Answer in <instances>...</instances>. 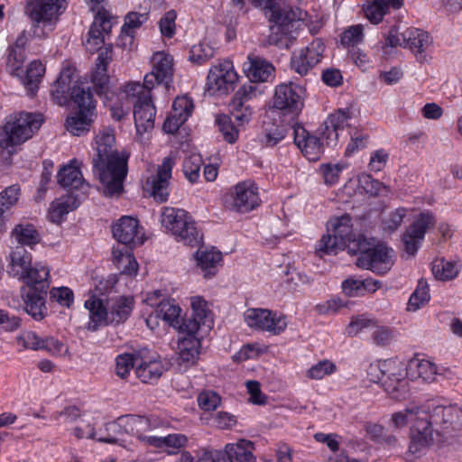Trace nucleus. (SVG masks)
<instances>
[{
    "instance_id": "obj_1",
    "label": "nucleus",
    "mask_w": 462,
    "mask_h": 462,
    "mask_svg": "<svg viewBox=\"0 0 462 462\" xmlns=\"http://www.w3.org/2000/svg\"><path fill=\"white\" fill-rule=\"evenodd\" d=\"M92 148L96 152L93 157V171L100 181L104 195L119 196L127 175L128 154L116 150L114 128H100L95 135Z\"/></svg>"
},
{
    "instance_id": "obj_2",
    "label": "nucleus",
    "mask_w": 462,
    "mask_h": 462,
    "mask_svg": "<svg viewBox=\"0 0 462 462\" xmlns=\"http://www.w3.org/2000/svg\"><path fill=\"white\" fill-rule=\"evenodd\" d=\"M236 4H242L243 0H233ZM255 5L265 10V15L274 24L272 26L271 39L281 48H289L294 36L292 31L300 26L306 13L300 9L285 7L281 9L276 0H251Z\"/></svg>"
},
{
    "instance_id": "obj_3",
    "label": "nucleus",
    "mask_w": 462,
    "mask_h": 462,
    "mask_svg": "<svg viewBox=\"0 0 462 462\" xmlns=\"http://www.w3.org/2000/svg\"><path fill=\"white\" fill-rule=\"evenodd\" d=\"M42 123L38 114L20 112L8 116L0 126V148L9 154L16 152L39 130Z\"/></svg>"
},
{
    "instance_id": "obj_4",
    "label": "nucleus",
    "mask_w": 462,
    "mask_h": 462,
    "mask_svg": "<svg viewBox=\"0 0 462 462\" xmlns=\"http://www.w3.org/2000/svg\"><path fill=\"white\" fill-rule=\"evenodd\" d=\"M367 376L371 382L381 383L393 399L406 398L408 391L405 380L409 377L407 364L397 358L376 360L369 365Z\"/></svg>"
},
{
    "instance_id": "obj_5",
    "label": "nucleus",
    "mask_w": 462,
    "mask_h": 462,
    "mask_svg": "<svg viewBox=\"0 0 462 462\" xmlns=\"http://www.w3.org/2000/svg\"><path fill=\"white\" fill-rule=\"evenodd\" d=\"M364 236L356 238L353 234V225L349 215L345 214L329 219L327 224V234L317 242L316 254L322 257L327 254H336L338 251L344 250L346 246L351 251L356 252L357 245L354 243Z\"/></svg>"
},
{
    "instance_id": "obj_6",
    "label": "nucleus",
    "mask_w": 462,
    "mask_h": 462,
    "mask_svg": "<svg viewBox=\"0 0 462 462\" xmlns=\"http://www.w3.org/2000/svg\"><path fill=\"white\" fill-rule=\"evenodd\" d=\"M411 423V444L409 452L420 454L432 444V430L421 414V406L410 404L405 410L392 415L390 425L395 430H401Z\"/></svg>"
},
{
    "instance_id": "obj_7",
    "label": "nucleus",
    "mask_w": 462,
    "mask_h": 462,
    "mask_svg": "<svg viewBox=\"0 0 462 462\" xmlns=\"http://www.w3.org/2000/svg\"><path fill=\"white\" fill-rule=\"evenodd\" d=\"M356 245L360 254L356 260L358 267L376 273H385L393 267L394 251L391 247L368 237H360Z\"/></svg>"
},
{
    "instance_id": "obj_8",
    "label": "nucleus",
    "mask_w": 462,
    "mask_h": 462,
    "mask_svg": "<svg viewBox=\"0 0 462 462\" xmlns=\"http://www.w3.org/2000/svg\"><path fill=\"white\" fill-rule=\"evenodd\" d=\"M161 224L179 242L195 246L201 236L192 217L182 208L163 207L161 211Z\"/></svg>"
},
{
    "instance_id": "obj_9",
    "label": "nucleus",
    "mask_w": 462,
    "mask_h": 462,
    "mask_svg": "<svg viewBox=\"0 0 462 462\" xmlns=\"http://www.w3.org/2000/svg\"><path fill=\"white\" fill-rule=\"evenodd\" d=\"M31 253L23 247H15L9 254L7 273L29 286L47 282L50 269L42 263H32Z\"/></svg>"
},
{
    "instance_id": "obj_10",
    "label": "nucleus",
    "mask_w": 462,
    "mask_h": 462,
    "mask_svg": "<svg viewBox=\"0 0 462 462\" xmlns=\"http://www.w3.org/2000/svg\"><path fill=\"white\" fill-rule=\"evenodd\" d=\"M67 0H27L24 14L33 23V34L42 37L54 30Z\"/></svg>"
},
{
    "instance_id": "obj_11",
    "label": "nucleus",
    "mask_w": 462,
    "mask_h": 462,
    "mask_svg": "<svg viewBox=\"0 0 462 462\" xmlns=\"http://www.w3.org/2000/svg\"><path fill=\"white\" fill-rule=\"evenodd\" d=\"M111 60L112 51L109 48H106V50L97 56L96 66L91 73V82L98 95H105V103L109 107L112 117L119 121L129 113L130 102L125 101L117 97L116 101H107L109 90L107 66Z\"/></svg>"
},
{
    "instance_id": "obj_12",
    "label": "nucleus",
    "mask_w": 462,
    "mask_h": 462,
    "mask_svg": "<svg viewBox=\"0 0 462 462\" xmlns=\"http://www.w3.org/2000/svg\"><path fill=\"white\" fill-rule=\"evenodd\" d=\"M71 99L77 105L79 111L66 120V128L73 135H82L88 133L96 117V101L90 91L74 89Z\"/></svg>"
},
{
    "instance_id": "obj_13",
    "label": "nucleus",
    "mask_w": 462,
    "mask_h": 462,
    "mask_svg": "<svg viewBox=\"0 0 462 462\" xmlns=\"http://www.w3.org/2000/svg\"><path fill=\"white\" fill-rule=\"evenodd\" d=\"M260 190L257 184L246 180L234 185L226 196V207L234 212L245 214L261 204Z\"/></svg>"
},
{
    "instance_id": "obj_14",
    "label": "nucleus",
    "mask_w": 462,
    "mask_h": 462,
    "mask_svg": "<svg viewBox=\"0 0 462 462\" xmlns=\"http://www.w3.org/2000/svg\"><path fill=\"white\" fill-rule=\"evenodd\" d=\"M421 414L433 431V427L442 430L448 429L458 423L462 416V410L456 404L448 403L441 399H432L421 405Z\"/></svg>"
},
{
    "instance_id": "obj_15",
    "label": "nucleus",
    "mask_w": 462,
    "mask_h": 462,
    "mask_svg": "<svg viewBox=\"0 0 462 462\" xmlns=\"http://www.w3.org/2000/svg\"><path fill=\"white\" fill-rule=\"evenodd\" d=\"M244 319L249 328L273 335L282 333L288 326L285 315L267 309H248L244 314Z\"/></svg>"
},
{
    "instance_id": "obj_16",
    "label": "nucleus",
    "mask_w": 462,
    "mask_h": 462,
    "mask_svg": "<svg viewBox=\"0 0 462 462\" xmlns=\"http://www.w3.org/2000/svg\"><path fill=\"white\" fill-rule=\"evenodd\" d=\"M238 80L232 61L224 60L213 65L208 74L207 89L211 95L227 94Z\"/></svg>"
},
{
    "instance_id": "obj_17",
    "label": "nucleus",
    "mask_w": 462,
    "mask_h": 462,
    "mask_svg": "<svg viewBox=\"0 0 462 462\" xmlns=\"http://www.w3.org/2000/svg\"><path fill=\"white\" fill-rule=\"evenodd\" d=\"M88 428L87 432H81L82 426L77 427L73 430L72 434L78 439H92L99 442L118 444L124 448H128V446L124 439L126 435L125 432V420L124 416L119 417L116 420L108 422L105 425L104 431L102 430L96 431L89 421H82Z\"/></svg>"
},
{
    "instance_id": "obj_18",
    "label": "nucleus",
    "mask_w": 462,
    "mask_h": 462,
    "mask_svg": "<svg viewBox=\"0 0 462 462\" xmlns=\"http://www.w3.org/2000/svg\"><path fill=\"white\" fill-rule=\"evenodd\" d=\"M325 45L320 39L312 41L307 47L295 51L291 59V67L298 74L309 73L320 60Z\"/></svg>"
},
{
    "instance_id": "obj_19",
    "label": "nucleus",
    "mask_w": 462,
    "mask_h": 462,
    "mask_svg": "<svg viewBox=\"0 0 462 462\" xmlns=\"http://www.w3.org/2000/svg\"><path fill=\"white\" fill-rule=\"evenodd\" d=\"M175 163L173 157H165L162 164L158 166L156 174L148 177L145 181L147 190L158 202H164L168 199V186Z\"/></svg>"
},
{
    "instance_id": "obj_20",
    "label": "nucleus",
    "mask_w": 462,
    "mask_h": 462,
    "mask_svg": "<svg viewBox=\"0 0 462 462\" xmlns=\"http://www.w3.org/2000/svg\"><path fill=\"white\" fill-rule=\"evenodd\" d=\"M94 13V21L87 34L84 45L89 52H95L99 50L105 42V36L111 28V15L106 8L98 7Z\"/></svg>"
},
{
    "instance_id": "obj_21",
    "label": "nucleus",
    "mask_w": 462,
    "mask_h": 462,
    "mask_svg": "<svg viewBox=\"0 0 462 462\" xmlns=\"http://www.w3.org/2000/svg\"><path fill=\"white\" fill-rule=\"evenodd\" d=\"M435 224L434 216L427 211L422 212L417 219L406 229L402 236L404 251L409 255H414L421 245L427 229Z\"/></svg>"
},
{
    "instance_id": "obj_22",
    "label": "nucleus",
    "mask_w": 462,
    "mask_h": 462,
    "mask_svg": "<svg viewBox=\"0 0 462 462\" xmlns=\"http://www.w3.org/2000/svg\"><path fill=\"white\" fill-rule=\"evenodd\" d=\"M300 92V88L292 83L277 86L273 100V107L298 115L303 107Z\"/></svg>"
},
{
    "instance_id": "obj_23",
    "label": "nucleus",
    "mask_w": 462,
    "mask_h": 462,
    "mask_svg": "<svg viewBox=\"0 0 462 462\" xmlns=\"http://www.w3.org/2000/svg\"><path fill=\"white\" fill-rule=\"evenodd\" d=\"M75 72L76 69L72 64L69 62L63 64L58 79L51 87L52 98L56 104L60 106L66 105L69 97L71 98V95L74 89L79 88L89 91L88 88H85L77 85H73Z\"/></svg>"
},
{
    "instance_id": "obj_24",
    "label": "nucleus",
    "mask_w": 462,
    "mask_h": 462,
    "mask_svg": "<svg viewBox=\"0 0 462 462\" xmlns=\"http://www.w3.org/2000/svg\"><path fill=\"white\" fill-rule=\"evenodd\" d=\"M114 237L123 245H142L144 240V233L139 225L137 218L123 216L113 225Z\"/></svg>"
},
{
    "instance_id": "obj_25",
    "label": "nucleus",
    "mask_w": 462,
    "mask_h": 462,
    "mask_svg": "<svg viewBox=\"0 0 462 462\" xmlns=\"http://www.w3.org/2000/svg\"><path fill=\"white\" fill-rule=\"evenodd\" d=\"M168 369L161 358L149 352H140L137 356L135 374L143 383H152L158 380Z\"/></svg>"
},
{
    "instance_id": "obj_26",
    "label": "nucleus",
    "mask_w": 462,
    "mask_h": 462,
    "mask_svg": "<svg viewBox=\"0 0 462 462\" xmlns=\"http://www.w3.org/2000/svg\"><path fill=\"white\" fill-rule=\"evenodd\" d=\"M156 107L151 97H142L134 101V119L136 134L142 137L144 134L151 132L154 126Z\"/></svg>"
},
{
    "instance_id": "obj_27",
    "label": "nucleus",
    "mask_w": 462,
    "mask_h": 462,
    "mask_svg": "<svg viewBox=\"0 0 462 462\" xmlns=\"http://www.w3.org/2000/svg\"><path fill=\"white\" fill-rule=\"evenodd\" d=\"M351 120L352 116L348 109H339L328 116L321 132V135L327 146H337L339 131L343 130L345 127H350Z\"/></svg>"
},
{
    "instance_id": "obj_28",
    "label": "nucleus",
    "mask_w": 462,
    "mask_h": 462,
    "mask_svg": "<svg viewBox=\"0 0 462 462\" xmlns=\"http://www.w3.org/2000/svg\"><path fill=\"white\" fill-rule=\"evenodd\" d=\"M408 375L411 380L421 379L424 382H433L439 376H446L449 373L445 367H439L432 361L414 357L407 363Z\"/></svg>"
},
{
    "instance_id": "obj_29",
    "label": "nucleus",
    "mask_w": 462,
    "mask_h": 462,
    "mask_svg": "<svg viewBox=\"0 0 462 462\" xmlns=\"http://www.w3.org/2000/svg\"><path fill=\"white\" fill-rule=\"evenodd\" d=\"M181 309L174 300L167 299L159 309L147 315L145 322L147 327L154 331L160 327L161 321L169 326L175 327L179 324Z\"/></svg>"
},
{
    "instance_id": "obj_30",
    "label": "nucleus",
    "mask_w": 462,
    "mask_h": 462,
    "mask_svg": "<svg viewBox=\"0 0 462 462\" xmlns=\"http://www.w3.org/2000/svg\"><path fill=\"white\" fill-rule=\"evenodd\" d=\"M193 108V101L188 96L176 97L172 110L163 123V130L168 134L176 133L191 116Z\"/></svg>"
},
{
    "instance_id": "obj_31",
    "label": "nucleus",
    "mask_w": 462,
    "mask_h": 462,
    "mask_svg": "<svg viewBox=\"0 0 462 462\" xmlns=\"http://www.w3.org/2000/svg\"><path fill=\"white\" fill-rule=\"evenodd\" d=\"M294 143L310 161H317L323 153L326 142L309 133L300 125L294 126Z\"/></svg>"
},
{
    "instance_id": "obj_32",
    "label": "nucleus",
    "mask_w": 462,
    "mask_h": 462,
    "mask_svg": "<svg viewBox=\"0 0 462 462\" xmlns=\"http://www.w3.org/2000/svg\"><path fill=\"white\" fill-rule=\"evenodd\" d=\"M58 181L64 188L79 190L84 197L88 194L90 189V186L83 179L80 163L76 159L69 161L60 169L58 173Z\"/></svg>"
},
{
    "instance_id": "obj_33",
    "label": "nucleus",
    "mask_w": 462,
    "mask_h": 462,
    "mask_svg": "<svg viewBox=\"0 0 462 462\" xmlns=\"http://www.w3.org/2000/svg\"><path fill=\"white\" fill-rule=\"evenodd\" d=\"M245 76L254 82H267L274 78L273 65L263 58L249 54L243 64Z\"/></svg>"
},
{
    "instance_id": "obj_34",
    "label": "nucleus",
    "mask_w": 462,
    "mask_h": 462,
    "mask_svg": "<svg viewBox=\"0 0 462 462\" xmlns=\"http://www.w3.org/2000/svg\"><path fill=\"white\" fill-rule=\"evenodd\" d=\"M406 48H409L420 62L427 60V52L432 45V38L429 32L419 28H408L404 31Z\"/></svg>"
},
{
    "instance_id": "obj_35",
    "label": "nucleus",
    "mask_w": 462,
    "mask_h": 462,
    "mask_svg": "<svg viewBox=\"0 0 462 462\" xmlns=\"http://www.w3.org/2000/svg\"><path fill=\"white\" fill-rule=\"evenodd\" d=\"M84 306L89 314V321L87 326L88 330L95 331L99 327L110 324L107 301L105 302L97 295H91L85 300Z\"/></svg>"
},
{
    "instance_id": "obj_36",
    "label": "nucleus",
    "mask_w": 462,
    "mask_h": 462,
    "mask_svg": "<svg viewBox=\"0 0 462 462\" xmlns=\"http://www.w3.org/2000/svg\"><path fill=\"white\" fill-rule=\"evenodd\" d=\"M194 258L197 266L207 279L214 277L223 263L222 253L215 248L199 249Z\"/></svg>"
},
{
    "instance_id": "obj_37",
    "label": "nucleus",
    "mask_w": 462,
    "mask_h": 462,
    "mask_svg": "<svg viewBox=\"0 0 462 462\" xmlns=\"http://www.w3.org/2000/svg\"><path fill=\"white\" fill-rule=\"evenodd\" d=\"M381 286L382 283L378 280L370 277L361 279L356 276L346 279L341 284L343 292L348 297H360L366 293H374Z\"/></svg>"
},
{
    "instance_id": "obj_38",
    "label": "nucleus",
    "mask_w": 462,
    "mask_h": 462,
    "mask_svg": "<svg viewBox=\"0 0 462 462\" xmlns=\"http://www.w3.org/2000/svg\"><path fill=\"white\" fill-rule=\"evenodd\" d=\"M79 205V195L72 193L65 194L56 199L51 204L48 211L49 219L52 223H61L65 217L70 212L76 209Z\"/></svg>"
},
{
    "instance_id": "obj_39",
    "label": "nucleus",
    "mask_w": 462,
    "mask_h": 462,
    "mask_svg": "<svg viewBox=\"0 0 462 462\" xmlns=\"http://www.w3.org/2000/svg\"><path fill=\"white\" fill-rule=\"evenodd\" d=\"M124 420L125 434L134 436L138 439L145 442H147V439L150 437L146 436L145 433L157 426L152 419L134 414L125 415Z\"/></svg>"
},
{
    "instance_id": "obj_40",
    "label": "nucleus",
    "mask_w": 462,
    "mask_h": 462,
    "mask_svg": "<svg viewBox=\"0 0 462 462\" xmlns=\"http://www.w3.org/2000/svg\"><path fill=\"white\" fill-rule=\"evenodd\" d=\"M134 305V300L132 296H116L107 300V306L109 310L110 324L121 323L125 321Z\"/></svg>"
},
{
    "instance_id": "obj_41",
    "label": "nucleus",
    "mask_w": 462,
    "mask_h": 462,
    "mask_svg": "<svg viewBox=\"0 0 462 462\" xmlns=\"http://www.w3.org/2000/svg\"><path fill=\"white\" fill-rule=\"evenodd\" d=\"M199 348L198 337H180L178 342L179 365L184 368L193 365L199 358Z\"/></svg>"
},
{
    "instance_id": "obj_42",
    "label": "nucleus",
    "mask_w": 462,
    "mask_h": 462,
    "mask_svg": "<svg viewBox=\"0 0 462 462\" xmlns=\"http://www.w3.org/2000/svg\"><path fill=\"white\" fill-rule=\"evenodd\" d=\"M45 74L44 64L38 60H34L29 63L25 72H22L18 77L28 92V95L33 96L39 88V85Z\"/></svg>"
},
{
    "instance_id": "obj_43",
    "label": "nucleus",
    "mask_w": 462,
    "mask_h": 462,
    "mask_svg": "<svg viewBox=\"0 0 462 462\" xmlns=\"http://www.w3.org/2000/svg\"><path fill=\"white\" fill-rule=\"evenodd\" d=\"M254 443L241 439L236 443H228L222 451L231 461L235 458L238 462H256V457L253 454Z\"/></svg>"
},
{
    "instance_id": "obj_44",
    "label": "nucleus",
    "mask_w": 462,
    "mask_h": 462,
    "mask_svg": "<svg viewBox=\"0 0 462 462\" xmlns=\"http://www.w3.org/2000/svg\"><path fill=\"white\" fill-rule=\"evenodd\" d=\"M113 263L121 271V273L134 276L138 272V263L131 251L122 245L113 247Z\"/></svg>"
},
{
    "instance_id": "obj_45",
    "label": "nucleus",
    "mask_w": 462,
    "mask_h": 462,
    "mask_svg": "<svg viewBox=\"0 0 462 462\" xmlns=\"http://www.w3.org/2000/svg\"><path fill=\"white\" fill-rule=\"evenodd\" d=\"M152 70L159 74L164 80L171 82L173 76V58L164 51H155L152 58Z\"/></svg>"
},
{
    "instance_id": "obj_46",
    "label": "nucleus",
    "mask_w": 462,
    "mask_h": 462,
    "mask_svg": "<svg viewBox=\"0 0 462 462\" xmlns=\"http://www.w3.org/2000/svg\"><path fill=\"white\" fill-rule=\"evenodd\" d=\"M24 308L33 319H42L46 310L45 300L42 292L30 288L24 296Z\"/></svg>"
},
{
    "instance_id": "obj_47",
    "label": "nucleus",
    "mask_w": 462,
    "mask_h": 462,
    "mask_svg": "<svg viewBox=\"0 0 462 462\" xmlns=\"http://www.w3.org/2000/svg\"><path fill=\"white\" fill-rule=\"evenodd\" d=\"M460 264L456 261L437 258L431 263V271L436 279L448 281L456 278L459 273Z\"/></svg>"
},
{
    "instance_id": "obj_48",
    "label": "nucleus",
    "mask_w": 462,
    "mask_h": 462,
    "mask_svg": "<svg viewBox=\"0 0 462 462\" xmlns=\"http://www.w3.org/2000/svg\"><path fill=\"white\" fill-rule=\"evenodd\" d=\"M18 244L32 246L41 240V236L36 227L30 223H22L14 226L11 233Z\"/></svg>"
},
{
    "instance_id": "obj_49",
    "label": "nucleus",
    "mask_w": 462,
    "mask_h": 462,
    "mask_svg": "<svg viewBox=\"0 0 462 462\" xmlns=\"http://www.w3.org/2000/svg\"><path fill=\"white\" fill-rule=\"evenodd\" d=\"M192 316L197 320L204 322V326L210 328L213 324V314L209 303L201 296L190 298Z\"/></svg>"
},
{
    "instance_id": "obj_50",
    "label": "nucleus",
    "mask_w": 462,
    "mask_h": 462,
    "mask_svg": "<svg viewBox=\"0 0 462 462\" xmlns=\"http://www.w3.org/2000/svg\"><path fill=\"white\" fill-rule=\"evenodd\" d=\"M215 122L225 142L232 144L238 140L239 126L234 125L229 116L218 115Z\"/></svg>"
},
{
    "instance_id": "obj_51",
    "label": "nucleus",
    "mask_w": 462,
    "mask_h": 462,
    "mask_svg": "<svg viewBox=\"0 0 462 462\" xmlns=\"http://www.w3.org/2000/svg\"><path fill=\"white\" fill-rule=\"evenodd\" d=\"M430 300L429 286L426 282L420 280L414 291L410 296L407 303V310L415 312L425 306Z\"/></svg>"
},
{
    "instance_id": "obj_52",
    "label": "nucleus",
    "mask_w": 462,
    "mask_h": 462,
    "mask_svg": "<svg viewBox=\"0 0 462 462\" xmlns=\"http://www.w3.org/2000/svg\"><path fill=\"white\" fill-rule=\"evenodd\" d=\"M375 324V319L371 315L360 314L353 316L346 328V333L349 337H355L369 328H374Z\"/></svg>"
},
{
    "instance_id": "obj_53",
    "label": "nucleus",
    "mask_w": 462,
    "mask_h": 462,
    "mask_svg": "<svg viewBox=\"0 0 462 462\" xmlns=\"http://www.w3.org/2000/svg\"><path fill=\"white\" fill-rule=\"evenodd\" d=\"M365 17L374 24L379 23L388 13L387 0H372L364 5Z\"/></svg>"
},
{
    "instance_id": "obj_54",
    "label": "nucleus",
    "mask_w": 462,
    "mask_h": 462,
    "mask_svg": "<svg viewBox=\"0 0 462 462\" xmlns=\"http://www.w3.org/2000/svg\"><path fill=\"white\" fill-rule=\"evenodd\" d=\"M255 83L251 81L245 84L236 92L233 97L236 106H240L241 103L245 105L246 102L257 98L263 94L264 88Z\"/></svg>"
},
{
    "instance_id": "obj_55",
    "label": "nucleus",
    "mask_w": 462,
    "mask_h": 462,
    "mask_svg": "<svg viewBox=\"0 0 462 462\" xmlns=\"http://www.w3.org/2000/svg\"><path fill=\"white\" fill-rule=\"evenodd\" d=\"M350 140L345 150V156L351 157L367 146L368 134L358 129H352L349 133Z\"/></svg>"
},
{
    "instance_id": "obj_56",
    "label": "nucleus",
    "mask_w": 462,
    "mask_h": 462,
    "mask_svg": "<svg viewBox=\"0 0 462 462\" xmlns=\"http://www.w3.org/2000/svg\"><path fill=\"white\" fill-rule=\"evenodd\" d=\"M188 441L185 435L182 434H170L166 437H156L152 436L147 439V443L157 447H169L173 448H179L184 447Z\"/></svg>"
},
{
    "instance_id": "obj_57",
    "label": "nucleus",
    "mask_w": 462,
    "mask_h": 462,
    "mask_svg": "<svg viewBox=\"0 0 462 462\" xmlns=\"http://www.w3.org/2000/svg\"><path fill=\"white\" fill-rule=\"evenodd\" d=\"M25 60V51L22 49H8L6 57V69L15 76L21 77Z\"/></svg>"
},
{
    "instance_id": "obj_58",
    "label": "nucleus",
    "mask_w": 462,
    "mask_h": 462,
    "mask_svg": "<svg viewBox=\"0 0 462 462\" xmlns=\"http://www.w3.org/2000/svg\"><path fill=\"white\" fill-rule=\"evenodd\" d=\"M215 54V49L208 42H201L191 47L189 60L198 65H201L210 60Z\"/></svg>"
},
{
    "instance_id": "obj_59",
    "label": "nucleus",
    "mask_w": 462,
    "mask_h": 462,
    "mask_svg": "<svg viewBox=\"0 0 462 462\" xmlns=\"http://www.w3.org/2000/svg\"><path fill=\"white\" fill-rule=\"evenodd\" d=\"M118 98H122L125 101H129L130 99L139 100L142 97H151V95H148L144 92L143 87L139 81H129L124 84L120 91L116 94Z\"/></svg>"
},
{
    "instance_id": "obj_60",
    "label": "nucleus",
    "mask_w": 462,
    "mask_h": 462,
    "mask_svg": "<svg viewBox=\"0 0 462 462\" xmlns=\"http://www.w3.org/2000/svg\"><path fill=\"white\" fill-rule=\"evenodd\" d=\"M357 180L364 191L371 196L384 195L388 191L386 186L368 174L358 175Z\"/></svg>"
},
{
    "instance_id": "obj_61",
    "label": "nucleus",
    "mask_w": 462,
    "mask_h": 462,
    "mask_svg": "<svg viewBox=\"0 0 462 462\" xmlns=\"http://www.w3.org/2000/svg\"><path fill=\"white\" fill-rule=\"evenodd\" d=\"M202 158L199 154L193 153L185 158L183 162V172L185 177L191 183H195L199 178Z\"/></svg>"
},
{
    "instance_id": "obj_62",
    "label": "nucleus",
    "mask_w": 462,
    "mask_h": 462,
    "mask_svg": "<svg viewBox=\"0 0 462 462\" xmlns=\"http://www.w3.org/2000/svg\"><path fill=\"white\" fill-rule=\"evenodd\" d=\"M407 214L405 208H398L389 213L382 221V228L384 232L393 233L399 228Z\"/></svg>"
},
{
    "instance_id": "obj_63",
    "label": "nucleus",
    "mask_w": 462,
    "mask_h": 462,
    "mask_svg": "<svg viewBox=\"0 0 462 462\" xmlns=\"http://www.w3.org/2000/svg\"><path fill=\"white\" fill-rule=\"evenodd\" d=\"M138 354H121L116 359V374L122 378L126 377L131 370L135 367Z\"/></svg>"
},
{
    "instance_id": "obj_64",
    "label": "nucleus",
    "mask_w": 462,
    "mask_h": 462,
    "mask_svg": "<svg viewBox=\"0 0 462 462\" xmlns=\"http://www.w3.org/2000/svg\"><path fill=\"white\" fill-rule=\"evenodd\" d=\"M347 167L346 163H328L320 166L324 182L327 185H335L338 182L339 177L343 170Z\"/></svg>"
}]
</instances>
